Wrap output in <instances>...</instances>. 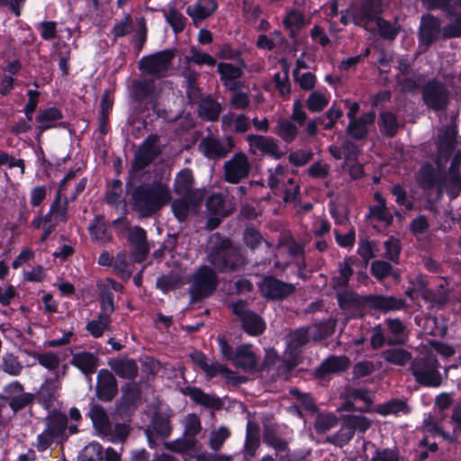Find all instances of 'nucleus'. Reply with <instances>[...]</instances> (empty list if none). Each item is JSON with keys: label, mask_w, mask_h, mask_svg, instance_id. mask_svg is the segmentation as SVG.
Wrapping results in <instances>:
<instances>
[{"label": "nucleus", "mask_w": 461, "mask_h": 461, "mask_svg": "<svg viewBox=\"0 0 461 461\" xmlns=\"http://www.w3.org/2000/svg\"><path fill=\"white\" fill-rule=\"evenodd\" d=\"M208 260L219 273H233L244 268L246 258L231 240L219 232L210 238Z\"/></svg>", "instance_id": "nucleus-1"}, {"label": "nucleus", "mask_w": 461, "mask_h": 461, "mask_svg": "<svg viewBox=\"0 0 461 461\" xmlns=\"http://www.w3.org/2000/svg\"><path fill=\"white\" fill-rule=\"evenodd\" d=\"M170 197L167 186L161 182L141 183L131 192L132 210L144 217L159 211Z\"/></svg>", "instance_id": "nucleus-2"}, {"label": "nucleus", "mask_w": 461, "mask_h": 461, "mask_svg": "<svg viewBox=\"0 0 461 461\" xmlns=\"http://www.w3.org/2000/svg\"><path fill=\"white\" fill-rule=\"evenodd\" d=\"M45 429L37 436L34 447L39 452H44L56 442L63 444L68 440V415L57 409L50 411L44 419Z\"/></svg>", "instance_id": "nucleus-3"}, {"label": "nucleus", "mask_w": 461, "mask_h": 461, "mask_svg": "<svg viewBox=\"0 0 461 461\" xmlns=\"http://www.w3.org/2000/svg\"><path fill=\"white\" fill-rule=\"evenodd\" d=\"M439 368L438 359L432 355L417 357L410 362L409 366L415 382L427 388H437L442 384Z\"/></svg>", "instance_id": "nucleus-4"}, {"label": "nucleus", "mask_w": 461, "mask_h": 461, "mask_svg": "<svg viewBox=\"0 0 461 461\" xmlns=\"http://www.w3.org/2000/svg\"><path fill=\"white\" fill-rule=\"evenodd\" d=\"M420 94L423 104L435 113L445 112L451 103V92L438 78L426 81L420 88Z\"/></svg>", "instance_id": "nucleus-5"}, {"label": "nucleus", "mask_w": 461, "mask_h": 461, "mask_svg": "<svg viewBox=\"0 0 461 461\" xmlns=\"http://www.w3.org/2000/svg\"><path fill=\"white\" fill-rule=\"evenodd\" d=\"M371 427V420L363 415L348 414L341 416L340 429L326 438V442L339 447L348 445L356 432L365 433Z\"/></svg>", "instance_id": "nucleus-6"}, {"label": "nucleus", "mask_w": 461, "mask_h": 461, "mask_svg": "<svg viewBox=\"0 0 461 461\" xmlns=\"http://www.w3.org/2000/svg\"><path fill=\"white\" fill-rule=\"evenodd\" d=\"M218 276L216 270L207 265L201 266L194 275L190 287L192 303H198L211 296L217 289Z\"/></svg>", "instance_id": "nucleus-7"}, {"label": "nucleus", "mask_w": 461, "mask_h": 461, "mask_svg": "<svg viewBox=\"0 0 461 461\" xmlns=\"http://www.w3.org/2000/svg\"><path fill=\"white\" fill-rule=\"evenodd\" d=\"M258 287L262 297L269 302H283L296 292L295 285L272 275L264 276Z\"/></svg>", "instance_id": "nucleus-8"}, {"label": "nucleus", "mask_w": 461, "mask_h": 461, "mask_svg": "<svg viewBox=\"0 0 461 461\" xmlns=\"http://www.w3.org/2000/svg\"><path fill=\"white\" fill-rule=\"evenodd\" d=\"M160 138L156 133L148 135L139 146L131 161V171L139 172L149 167L161 153Z\"/></svg>", "instance_id": "nucleus-9"}, {"label": "nucleus", "mask_w": 461, "mask_h": 461, "mask_svg": "<svg viewBox=\"0 0 461 461\" xmlns=\"http://www.w3.org/2000/svg\"><path fill=\"white\" fill-rule=\"evenodd\" d=\"M3 392L1 399L8 403L14 414L32 406L35 402V395L32 393L25 392L23 384L17 380L7 384Z\"/></svg>", "instance_id": "nucleus-10"}, {"label": "nucleus", "mask_w": 461, "mask_h": 461, "mask_svg": "<svg viewBox=\"0 0 461 461\" xmlns=\"http://www.w3.org/2000/svg\"><path fill=\"white\" fill-rule=\"evenodd\" d=\"M174 57L175 53L172 50H159L143 56L139 62V68L147 75L161 77L167 71Z\"/></svg>", "instance_id": "nucleus-11"}, {"label": "nucleus", "mask_w": 461, "mask_h": 461, "mask_svg": "<svg viewBox=\"0 0 461 461\" xmlns=\"http://www.w3.org/2000/svg\"><path fill=\"white\" fill-rule=\"evenodd\" d=\"M383 12V0H361L358 4L353 5V23L366 28L379 19Z\"/></svg>", "instance_id": "nucleus-12"}, {"label": "nucleus", "mask_w": 461, "mask_h": 461, "mask_svg": "<svg viewBox=\"0 0 461 461\" xmlns=\"http://www.w3.org/2000/svg\"><path fill=\"white\" fill-rule=\"evenodd\" d=\"M251 170L249 157L242 151L236 152L230 159L223 165V177L225 182L237 185L247 178Z\"/></svg>", "instance_id": "nucleus-13"}, {"label": "nucleus", "mask_w": 461, "mask_h": 461, "mask_svg": "<svg viewBox=\"0 0 461 461\" xmlns=\"http://www.w3.org/2000/svg\"><path fill=\"white\" fill-rule=\"evenodd\" d=\"M234 148L235 141L231 136H227L225 142H222L217 137L206 136L201 140L199 144V149L203 155L213 161L225 158Z\"/></svg>", "instance_id": "nucleus-14"}, {"label": "nucleus", "mask_w": 461, "mask_h": 461, "mask_svg": "<svg viewBox=\"0 0 461 461\" xmlns=\"http://www.w3.org/2000/svg\"><path fill=\"white\" fill-rule=\"evenodd\" d=\"M118 393V383L114 375L108 369H100L95 384V395L104 402H112Z\"/></svg>", "instance_id": "nucleus-15"}, {"label": "nucleus", "mask_w": 461, "mask_h": 461, "mask_svg": "<svg viewBox=\"0 0 461 461\" xmlns=\"http://www.w3.org/2000/svg\"><path fill=\"white\" fill-rule=\"evenodd\" d=\"M440 20L432 14H427L422 15L419 29V42L429 48L432 46L440 36L442 37Z\"/></svg>", "instance_id": "nucleus-16"}, {"label": "nucleus", "mask_w": 461, "mask_h": 461, "mask_svg": "<svg viewBox=\"0 0 461 461\" xmlns=\"http://www.w3.org/2000/svg\"><path fill=\"white\" fill-rule=\"evenodd\" d=\"M350 366V360L347 356L331 355L326 357L313 372L314 377L324 380L330 375L345 372Z\"/></svg>", "instance_id": "nucleus-17"}, {"label": "nucleus", "mask_w": 461, "mask_h": 461, "mask_svg": "<svg viewBox=\"0 0 461 461\" xmlns=\"http://www.w3.org/2000/svg\"><path fill=\"white\" fill-rule=\"evenodd\" d=\"M127 240L131 247L133 260L137 263L144 261L149 253L146 230L140 226H134L129 231Z\"/></svg>", "instance_id": "nucleus-18"}, {"label": "nucleus", "mask_w": 461, "mask_h": 461, "mask_svg": "<svg viewBox=\"0 0 461 461\" xmlns=\"http://www.w3.org/2000/svg\"><path fill=\"white\" fill-rule=\"evenodd\" d=\"M249 150L256 154L260 151L262 155H270L276 159H280L284 153L279 150L276 141L271 137L258 134H249L246 139Z\"/></svg>", "instance_id": "nucleus-19"}, {"label": "nucleus", "mask_w": 461, "mask_h": 461, "mask_svg": "<svg viewBox=\"0 0 461 461\" xmlns=\"http://www.w3.org/2000/svg\"><path fill=\"white\" fill-rule=\"evenodd\" d=\"M64 114L57 106H50L45 109H40L35 116V121L38 123L36 130L40 131H47L50 129L64 128L66 123L61 122Z\"/></svg>", "instance_id": "nucleus-20"}, {"label": "nucleus", "mask_w": 461, "mask_h": 461, "mask_svg": "<svg viewBox=\"0 0 461 461\" xmlns=\"http://www.w3.org/2000/svg\"><path fill=\"white\" fill-rule=\"evenodd\" d=\"M366 307L383 313L401 311L406 305L403 299L392 295L369 294L366 295Z\"/></svg>", "instance_id": "nucleus-21"}, {"label": "nucleus", "mask_w": 461, "mask_h": 461, "mask_svg": "<svg viewBox=\"0 0 461 461\" xmlns=\"http://www.w3.org/2000/svg\"><path fill=\"white\" fill-rule=\"evenodd\" d=\"M180 393L189 398L196 404L206 409L219 411L222 408L223 402L216 395L204 393L200 387L187 385L180 388Z\"/></svg>", "instance_id": "nucleus-22"}, {"label": "nucleus", "mask_w": 461, "mask_h": 461, "mask_svg": "<svg viewBox=\"0 0 461 461\" xmlns=\"http://www.w3.org/2000/svg\"><path fill=\"white\" fill-rule=\"evenodd\" d=\"M218 9L216 0H197L194 5L186 7L185 13L189 15L195 27L211 17Z\"/></svg>", "instance_id": "nucleus-23"}, {"label": "nucleus", "mask_w": 461, "mask_h": 461, "mask_svg": "<svg viewBox=\"0 0 461 461\" xmlns=\"http://www.w3.org/2000/svg\"><path fill=\"white\" fill-rule=\"evenodd\" d=\"M141 396L140 385L136 382L126 383L122 387V396L117 402V408L120 412H128L137 407V403Z\"/></svg>", "instance_id": "nucleus-24"}, {"label": "nucleus", "mask_w": 461, "mask_h": 461, "mask_svg": "<svg viewBox=\"0 0 461 461\" xmlns=\"http://www.w3.org/2000/svg\"><path fill=\"white\" fill-rule=\"evenodd\" d=\"M58 388V380L56 378H46L39 390L33 393L35 401L43 408L50 409L56 401Z\"/></svg>", "instance_id": "nucleus-25"}, {"label": "nucleus", "mask_w": 461, "mask_h": 461, "mask_svg": "<svg viewBox=\"0 0 461 461\" xmlns=\"http://www.w3.org/2000/svg\"><path fill=\"white\" fill-rule=\"evenodd\" d=\"M217 72L224 86L231 84L230 90L236 91L240 89V83L237 80L243 76L241 68L234 66L231 63L220 62L217 66Z\"/></svg>", "instance_id": "nucleus-26"}, {"label": "nucleus", "mask_w": 461, "mask_h": 461, "mask_svg": "<svg viewBox=\"0 0 461 461\" xmlns=\"http://www.w3.org/2000/svg\"><path fill=\"white\" fill-rule=\"evenodd\" d=\"M99 359L92 352L81 351L72 355L70 364L88 376L95 373Z\"/></svg>", "instance_id": "nucleus-27"}, {"label": "nucleus", "mask_w": 461, "mask_h": 461, "mask_svg": "<svg viewBox=\"0 0 461 461\" xmlns=\"http://www.w3.org/2000/svg\"><path fill=\"white\" fill-rule=\"evenodd\" d=\"M155 81L151 78L135 79L132 81L131 97L135 103H143L150 98L153 100Z\"/></svg>", "instance_id": "nucleus-28"}, {"label": "nucleus", "mask_w": 461, "mask_h": 461, "mask_svg": "<svg viewBox=\"0 0 461 461\" xmlns=\"http://www.w3.org/2000/svg\"><path fill=\"white\" fill-rule=\"evenodd\" d=\"M111 369L116 375L127 380H134L138 375L139 366L133 358H119L109 362Z\"/></svg>", "instance_id": "nucleus-29"}, {"label": "nucleus", "mask_w": 461, "mask_h": 461, "mask_svg": "<svg viewBox=\"0 0 461 461\" xmlns=\"http://www.w3.org/2000/svg\"><path fill=\"white\" fill-rule=\"evenodd\" d=\"M377 123L381 134L390 139L394 138L402 128L396 114L391 111H382Z\"/></svg>", "instance_id": "nucleus-30"}, {"label": "nucleus", "mask_w": 461, "mask_h": 461, "mask_svg": "<svg viewBox=\"0 0 461 461\" xmlns=\"http://www.w3.org/2000/svg\"><path fill=\"white\" fill-rule=\"evenodd\" d=\"M89 418L94 428L103 435H108L112 431V424L104 408L100 404H93L89 410Z\"/></svg>", "instance_id": "nucleus-31"}, {"label": "nucleus", "mask_w": 461, "mask_h": 461, "mask_svg": "<svg viewBox=\"0 0 461 461\" xmlns=\"http://www.w3.org/2000/svg\"><path fill=\"white\" fill-rule=\"evenodd\" d=\"M88 231L93 240L107 243L113 240V234L109 230V226L105 222L103 214L95 216L93 221L88 226Z\"/></svg>", "instance_id": "nucleus-32"}, {"label": "nucleus", "mask_w": 461, "mask_h": 461, "mask_svg": "<svg viewBox=\"0 0 461 461\" xmlns=\"http://www.w3.org/2000/svg\"><path fill=\"white\" fill-rule=\"evenodd\" d=\"M203 373L208 379H212L221 375L227 381L230 382L234 385L240 384L246 381L243 376L236 375L229 367L217 361L208 364Z\"/></svg>", "instance_id": "nucleus-33"}, {"label": "nucleus", "mask_w": 461, "mask_h": 461, "mask_svg": "<svg viewBox=\"0 0 461 461\" xmlns=\"http://www.w3.org/2000/svg\"><path fill=\"white\" fill-rule=\"evenodd\" d=\"M232 362L243 371H251L256 368L257 357L249 345H241L236 348Z\"/></svg>", "instance_id": "nucleus-34"}, {"label": "nucleus", "mask_w": 461, "mask_h": 461, "mask_svg": "<svg viewBox=\"0 0 461 461\" xmlns=\"http://www.w3.org/2000/svg\"><path fill=\"white\" fill-rule=\"evenodd\" d=\"M338 303L342 310H361L366 307V295L361 296L353 292L339 293L337 295Z\"/></svg>", "instance_id": "nucleus-35"}, {"label": "nucleus", "mask_w": 461, "mask_h": 461, "mask_svg": "<svg viewBox=\"0 0 461 461\" xmlns=\"http://www.w3.org/2000/svg\"><path fill=\"white\" fill-rule=\"evenodd\" d=\"M240 321L243 330L250 336L261 335L266 329L264 320L253 311L247 313Z\"/></svg>", "instance_id": "nucleus-36"}, {"label": "nucleus", "mask_w": 461, "mask_h": 461, "mask_svg": "<svg viewBox=\"0 0 461 461\" xmlns=\"http://www.w3.org/2000/svg\"><path fill=\"white\" fill-rule=\"evenodd\" d=\"M221 112V104L211 97L202 100L198 106L199 115L209 122L218 121Z\"/></svg>", "instance_id": "nucleus-37"}, {"label": "nucleus", "mask_w": 461, "mask_h": 461, "mask_svg": "<svg viewBox=\"0 0 461 461\" xmlns=\"http://www.w3.org/2000/svg\"><path fill=\"white\" fill-rule=\"evenodd\" d=\"M263 442L274 448L277 453L288 450V443L281 438L276 429L271 426H265L263 429Z\"/></svg>", "instance_id": "nucleus-38"}, {"label": "nucleus", "mask_w": 461, "mask_h": 461, "mask_svg": "<svg viewBox=\"0 0 461 461\" xmlns=\"http://www.w3.org/2000/svg\"><path fill=\"white\" fill-rule=\"evenodd\" d=\"M419 184L422 188H433L435 185L441 187V176L436 172L430 164L421 167L418 176Z\"/></svg>", "instance_id": "nucleus-39"}, {"label": "nucleus", "mask_w": 461, "mask_h": 461, "mask_svg": "<svg viewBox=\"0 0 461 461\" xmlns=\"http://www.w3.org/2000/svg\"><path fill=\"white\" fill-rule=\"evenodd\" d=\"M112 324L111 317H104L97 314L96 318L89 321L86 325V330L95 339L101 338L105 330H110Z\"/></svg>", "instance_id": "nucleus-40"}, {"label": "nucleus", "mask_w": 461, "mask_h": 461, "mask_svg": "<svg viewBox=\"0 0 461 461\" xmlns=\"http://www.w3.org/2000/svg\"><path fill=\"white\" fill-rule=\"evenodd\" d=\"M446 188V192L450 200H454L461 193V173H447L446 177H441V187Z\"/></svg>", "instance_id": "nucleus-41"}, {"label": "nucleus", "mask_w": 461, "mask_h": 461, "mask_svg": "<svg viewBox=\"0 0 461 461\" xmlns=\"http://www.w3.org/2000/svg\"><path fill=\"white\" fill-rule=\"evenodd\" d=\"M194 177L190 168L181 169L176 176L174 181V191L176 194H184V192L193 189Z\"/></svg>", "instance_id": "nucleus-42"}, {"label": "nucleus", "mask_w": 461, "mask_h": 461, "mask_svg": "<svg viewBox=\"0 0 461 461\" xmlns=\"http://www.w3.org/2000/svg\"><path fill=\"white\" fill-rule=\"evenodd\" d=\"M381 356L387 363L399 366H403L412 360L411 354L404 348L385 349L382 352Z\"/></svg>", "instance_id": "nucleus-43"}, {"label": "nucleus", "mask_w": 461, "mask_h": 461, "mask_svg": "<svg viewBox=\"0 0 461 461\" xmlns=\"http://www.w3.org/2000/svg\"><path fill=\"white\" fill-rule=\"evenodd\" d=\"M310 341L309 328L300 327L288 335V348L291 351H300Z\"/></svg>", "instance_id": "nucleus-44"}, {"label": "nucleus", "mask_w": 461, "mask_h": 461, "mask_svg": "<svg viewBox=\"0 0 461 461\" xmlns=\"http://www.w3.org/2000/svg\"><path fill=\"white\" fill-rule=\"evenodd\" d=\"M113 270L114 274L122 281H128L131 276V271L129 269L128 258L125 251H120L113 258Z\"/></svg>", "instance_id": "nucleus-45"}, {"label": "nucleus", "mask_w": 461, "mask_h": 461, "mask_svg": "<svg viewBox=\"0 0 461 461\" xmlns=\"http://www.w3.org/2000/svg\"><path fill=\"white\" fill-rule=\"evenodd\" d=\"M384 344H387L389 346H396V345H403L405 344L404 339H393V338H387L385 339L380 324L375 326L374 329V333L371 336L370 339V345L373 349H379L381 348Z\"/></svg>", "instance_id": "nucleus-46"}, {"label": "nucleus", "mask_w": 461, "mask_h": 461, "mask_svg": "<svg viewBox=\"0 0 461 461\" xmlns=\"http://www.w3.org/2000/svg\"><path fill=\"white\" fill-rule=\"evenodd\" d=\"M285 142L291 143L298 134L297 127L289 120L280 119L275 131Z\"/></svg>", "instance_id": "nucleus-47"}, {"label": "nucleus", "mask_w": 461, "mask_h": 461, "mask_svg": "<svg viewBox=\"0 0 461 461\" xmlns=\"http://www.w3.org/2000/svg\"><path fill=\"white\" fill-rule=\"evenodd\" d=\"M424 79L422 74H416L413 77H401L396 76V81L402 93H415L418 89L421 88V83Z\"/></svg>", "instance_id": "nucleus-48"}, {"label": "nucleus", "mask_w": 461, "mask_h": 461, "mask_svg": "<svg viewBox=\"0 0 461 461\" xmlns=\"http://www.w3.org/2000/svg\"><path fill=\"white\" fill-rule=\"evenodd\" d=\"M23 365L17 356L13 353H5L2 357L1 369L13 376L19 375L23 371Z\"/></svg>", "instance_id": "nucleus-49"}, {"label": "nucleus", "mask_w": 461, "mask_h": 461, "mask_svg": "<svg viewBox=\"0 0 461 461\" xmlns=\"http://www.w3.org/2000/svg\"><path fill=\"white\" fill-rule=\"evenodd\" d=\"M339 420L332 413H320L314 421L315 432L319 435L324 434L338 425Z\"/></svg>", "instance_id": "nucleus-50"}, {"label": "nucleus", "mask_w": 461, "mask_h": 461, "mask_svg": "<svg viewBox=\"0 0 461 461\" xmlns=\"http://www.w3.org/2000/svg\"><path fill=\"white\" fill-rule=\"evenodd\" d=\"M165 17L167 23L171 26L175 34H179L185 30L187 19L175 7L169 8Z\"/></svg>", "instance_id": "nucleus-51"}, {"label": "nucleus", "mask_w": 461, "mask_h": 461, "mask_svg": "<svg viewBox=\"0 0 461 461\" xmlns=\"http://www.w3.org/2000/svg\"><path fill=\"white\" fill-rule=\"evenodd\" d=\"M151 424L153 432L158 436L165 438L169 437L171 434L172 429L168 417L160 413H156L152 417Z\"/></svg>", "instance_id": "nucleus-52"}, {"label": "nucleus", "mask_w": 461, "mask_h": 461, "mask_svg": "<svg viewBox=\"0 0 461 461\" xmlns=\"http://www.w3.org/2000/svg\"><path fill=\"white\" fill-rule=\"evenodd\" d=\"M265 241L261 232L254 226H248L243 232V242L252 251Z\"/></svg>", "instance_id": "nucleus-53"}, {"label": "nucleus", "mask_w": 461, "mask_h": 461, "mask_svg": "<svg viewBox=\"0 0 461 461\" xmlns=\"http://www.w3.org/2000/svg\"><path fill=\"white\" fill-rule=\"evenodd\" d=\"M242 51L234 49L230 42H224L219 47L217 57L221 59L236 60L242 67L246 66L245 61L241 58Z\"/></svg>", "instance_id": "nucleus-54"}, {"label": "nucleus", "mask_w": 461, "mask_h": 461, "mask_svg": "<svg viewBox=\"0 0 461 461\" xmlns=\"http://www.w3.org/2000/svg\"><path fill=\"white\" fill-rule=\"evenodd\" d=\"M99 303L101 311L98 314L111 317L115 310L113 293L108 289L102 290L99 294Z\"/></svg>", "instance_id": "nucleus-55"}, {"label": "nucleus", "mask_w": 461, "mask_h": 461, "mask_svg": "<svg viewBox=\"0 0 461 461\" xmlns=\"http://www.w3.org/2000/svg\"><path fill=\"white\" fill-rule=\"evenodd\" d=\"M384 257L389 261L398 264L400 254L402 251L401 242L397 238L390 236L384 243Z\"/></svg>", "instance_id": "nucleus-56"}, {"label": "nucleus", "mask_w": 461, "mask_h": 461, "mask_svg": "<svg viewBox=\"0 0 461 461\" xmlns=\"http://www.w3.org/2000/svg\"><path fill=\"white\" fill-rule=\"evenodd\" d=\"M207 211L214 215H225V199L221 194H212L206 199Z\"/></svg>", "instance_id": "nucleus-57"}, {"label": "nucleus", "mask_w": 461, "mask_h": 461, "mask_svg": "<svg viewBox=\"0 0 461 461\" xmlns=\"http://www.w3.org/2000/svg\"><path fill=\"white\" fill-rule=\"evenodd\" d=\"M32 356L37 359L38 363L48 370H56L60 363L59 356L54 352L39 353L34 352Z\"/></svg>", "instance_id": "nucleus-58"}, {"label": "nucleus", "mask_w": 461, "mask_h": 461, "mask_svg": "<svg viewBox=\"0 0 461 461\" xmlns=\"http://www.w3.org/2000/svg\"><path fill=\"white\" fill-rule=\"evenodd\" d=\"M378 33L384 40L393 41L399 34L400 28L393 26L391 22L380 17L375 21Z\"/></svg>", "instance_id": "nucleus-59"}, {"label": "nucleus", "mask_w": 461, "mask_h": 461, "mask_svg": "<svg viewBox=\"0 0 461 461\" xmlns=\"http://www.w3.org/2000/svg\"><path fill=\"white\" fill-rule=\"evenodd\" d=\"M188 62H193L196 65H207L209 67H214L216 65V59L206 52L199 50L196 47L192 46L190 48V56L186 57Z\"/></svg>", "instance_id": "nucleus-60"}, {"label": "nucleus", "mask_w": 461, "mask_h": 461, "mask_svg": "<svg viewBox=\"0 0 461 461\" xmlns=\"http://www.w3.org/2000/svg\"><path fill=\"white\" fill-rule=\"evenodd\" d=\"M329 104V98L319 91L312 92L306 101V106L312 113L321 112Z\"/></svg>", "instance_id": "nucleus-61"}, {"label": "nucleus", "mask_w": 461, "mask_h": 461, "mask_svg": "<svg viewBox=\"0 0 461 461\" xmlns=\"http://www.w3.org/2000/svg\"><path fill=\"white\" fill-rule=\"evenodd\" d=\"M196 439L193 438H177L176 440L166 443V448L175 453H185L194 448Z\"/></svg>", "instance_id": "nucleus-62"}, {"label": "nucleus", "mask_w": 461, "mask_h": 461, "mask_svg": "<svg viewBox=\"0 0 461 461\" xmlns=\"http://www.w3.org/2000/svg\"><path fill=\"white\" fill-rule=\"evenodd\" d=\"M174 216L179 222H185L191 212H194L188 203L181 196L171 203Z\"/></svg>", "instance_id": "nucleus-63"}, {"label": "nucleus", "mask_w": 461, "mask_h": 461, "mask_svg": "<svg viewBox=\"0 0 461 461\" xmlns=\"http://www.w3.org/2000/svg\"><path fill=\"white\" fill-rule=\"evenodd\" d=\"M371 274L378 281H382L393 274L392 265L384 260H375L371 264Z\"/></svg>", "instance_id": "nucleus-64"}]
</instances>
